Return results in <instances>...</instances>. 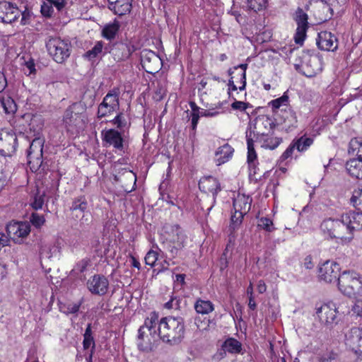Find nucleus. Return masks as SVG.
Wrapping results in <instances>:
<instances>
[{
	"mask_svg": "<svg viewBox=\"0 0 362 362\" xmlns=\"http://www.w3.org/2000/svg\"><path fill=\"white\" fill-rule=\"evenodd\" d=\"M158 258V253L153 250H149L145 256V262L147 265L151 267L155 266V264Z\"/></svg>",
	"mask_w": 362,
	"mask_h": 362,
	"instance_id": "6e6d98bb",
	"label": "nucleus"
},
{
	"mask_svg": "<svg viewBox=\"0 0 362 362\" xmlns=\"http://www.w3.org/2000/svg\"><path fill=\"white\" fill-rule=\"evenodd\" d=\"M173 300V309L180 310L182 308V304L185 305V301L183 299L178 297H172Z\"/></svg>",
	"mask_w": 362,
	"mask_h": 362,
	"instance_id": "774afa93",
	"label": "nucleus"
},
{
	"mask_svg": "<svg viewBox=\"0 0 362 362\" xmlns=\"http://www.w3.org/2000/svg\"><path fill=\"white\" fill-rule=\"evenodd\" d=\"M313 139L301 136L294 143V145L298 151H304L313 144Z\"/></svg>",
	"mask_w": 362,
	"mask_h": 362,
	"instance_id": "8fccbe9b",
	"label": "nucleus"
},
{
	"mask_svg": "<svg viewBox=\"0 0 362 362\" xmlns=\"http://www.w3.org/2000/svg\"><path fill=\"white\" fill-rule=\"evenodd\" d=\"M41 13L45 17H51L53 13V6L50 2L44 3L41 6Z\"/></svg>",
	"mask_w": 362,
	"mask_h": 362,
	"instance_id": "052dcab7",
	"label": "nucleus"
},
{
	"mask_svg": "<svg viewBox=\"0 0 362 362\" xmlns=\"http://www.w3.org/2000/svg\"><path fill=\"white\" fill-rule=\"evenodd\" d=\"M141 64L147 73L156 74L161 68L162 60L154 52L145 49L141 54Z\"/></svg>",
	"mask_w": 362,
	"mask_h": 362,
	"instance_id": "f8f14e48",
	"label": "nucleus"
},
{
	"mask_svg": "<svg viewBox=\"0 0 362 362\" xmlns=\"http://www.w3.org/2000/svg\"><path fill=\"white\" fill-rule=\"evenodd\" d=\"M194 309L197 313L206 315L214 310V306L210 300H204L199 298L194 303Z\"/></svg>",
	"mask_w": 362,
	"mask_h": 362,
	"instance_id": "2f4dec72",
	"label": "nucleus"
},
{
	"mask_svg": "<svg viewBox=\"0 0 362 362\" xmlns=\"http://www.w3.org/2000/svg\"><path fill=\"white\" fill-rule=\"evenodd\" d=\"M337 354L333 351H326L318 354V362H334L337 358Z\"/></svg>",
	"mask_w": 362,
	"mask_h": 362,
	"instance_id": "3c124183",
	"label": "nucleus"
},
{
	"mask_svg": "<svg viewBox=\"0 0 362 362\" xmlns=\"http://www.w3.org/2000/svg\"><path fill=\"white\" fill-rule=\"evenodd\" d=\"M288 96L284 93L280 98L272 100L269 103V105L272 107L273 111L280 109L281 107L284 108L288 106Z\"/></svg>",
	"mask_w": 362,
	"mask_h": 362,
	"instance_id": "79ce46f5",
	"label": "nucleus"
},
{
	"mask_svg": "<svg viewBox=\"0 0 362 362\" xmlns=\"http://www.w3.org/2000/svg\"><path fill=\"white\" fill-rule=\"evenodd\" d=\"M90 263L91 261L89 257L81 259L70 272V276L75 278H81V274L86 271L88 267L90 266Z\"/></svg>",
	"mask_w": 362,
	"mask_h": 362,
	"instance_id": "7c9ffc66",
	"label": "nucleus"
},
{
	"mask_svg": "<svg viewBox=\"0 0 362 362\" xmlns=\"http://www.w3.org/2000/svg\"><path fill=\"white\" fill-rule=\"evenodd\" d=\"M116 111L115 109H112L111 106H109L107 103L104 100L99 105L98 109V117L102 118Z\"/></svg>",
	"mask_w": 362,
	"mask_h": 362,
	"instance_id": "864d4df0",
	"label": "nucleus"
},
{
	"mask_svg": "<svg viewBox=\"0 0 362 362\" xmlns=\"http://www.w3.org/2000/svg\"><path fill=\"white\" fill-rule=\"evenodd\" d=\"M339 264L334 261L327 260L319 268V277L326 283L339 282L340 278Z\"/></svg>",
	"mask_w": 362,
	"mask_h": 362,
	"instance_id": "9d476101",
	"label": "nucleus"
},
{
	"mask_svg": "<svg viewBox=\"0 0 362 362\" xmlns=\"http://www.w3.org/2000/svg\"><path fill=\"white\" fill-rule=\"evenodd\" d=\"M30 232V226L28 222H11L6 226V233L8 238L16 240L18 238H25Z\"/></svg>",
	"mask_w": 362,
	"mask_h": 362,
	"instance_id": "aec40b11",
	"label": "nucleus"
},
{
	"mask_svg": "<svg viewBox=\"0 0 362 362\" xmlns=\"http://www.w3.org/2000/svg\"><path fill=\"white\" fill-rule=\"evenodd\" d=\"M122 133L115 129L103 130L102 132L103 140L106 144L112 146L116 149L122 151L124 147Z\"/></svg>",
	"mask_w": 362,
	"mask_h": 362,
	"instance_id": "4be33fe9",
	"label": "nucleus"
},
{
	"mask_svg": "<svg viewBox=\"0 0 362 362\" xmlns=\"http://www.w3.org/2000/svg\"><path fill=\"white\" fill-rule=\"evenodd\" d=\"M352 315L362 320V300H358L351 309Z\"/></svg>",
	"mask_w": 362,
	"mask_h": 362,
	"instance_id": "680f3d73",
	"label": "nucleus"
},
{
	"mask_svg": "<svg viewBox=\"0 0 362 362\" xmlns=\"http://www.w3.org/2000/svg\"><path fill=\"white\" fill-rule=\"evenodd\" d=\"M316 43L318 48L323 51L334 52L338 48L337 37L328 31H321L319 33Z\"/></svg>",
	"mask_w": 362,
	"mask_h": 362,
	"instance_id": "a211bd4d",
	"label": "nucleus"
},
{
	"mask_svg": "<svg viewBox=\"0 0 362 362\" xmlns=\"http://www.w3.org/2000/svg\"><path fill=\"white\" fill-rule=\"evenodd\" d=\"M8 171L2 165H0V186H2L6 182L8 178Z\"/></svg>",
	"mask_w": 362,
	"mask_h": 362,
	"instance_id": "338daca9",
	"label": "nucleus"
},
{
	"mask_svg": "<svg viewBox=\"0 0 362 362\" xmlns=\"http://www.w3.org/2000/svg\"><path fill=\"white\" fill-rule=\"evenodd\" d=\"M79 117L78 114L73 112L71 108L66 109L64 112V121L66 125L69 126H76L78 123L76 122L77 118Z\"/></svg>",
	"mask_w": 362,
	"mask_h": 362,
	"instance_id": "de8ad7c7",
	"label": "nucleus"
},
{
	"mask_svg": "<svg viewBox=\"0 0 362 362\" xmlns=\"http://www.w3.org/2000/svg\"><path fill=\"white\" fill-rule=\"evenodd\" d=\"M222 347L224 351L229 353L238 354L241 351L242 344L234 338H228L224 341Z\"/></svg>",
	"mask_w": 362,
	"mask_h": 362,
	"instance_id": "473e14b6",
	"label": "nucleus"
},
{
	"mask_svg": "<svg viewBox=\"0 0 362 362\" xmlns=\"http://www.w3.org/2000/svg\"><path fill=\"white\" fill-rule=\"evenodd\" d=\"M248 105H249V104L246 103L245 102L235 100V102H233L231 104V107L233 110H238L240 111H243L247 108Z\"/></svg>",
	"mask_w": 362,
	"mask_h": 362,
	"instance_id": "e2e57ef3",
	"label": "nucleus"
},
{
	"mask_svg": "<svg viewBox=\"0 0 362 362\" xmlns=\"http://www.w3.org/2000/svg\"><path fill=\"white\" fill-rule=\"evenodd\" d=\"M248 67L247 64H240L238 66H234L233 69L235 71H238V69H240L241 71H238V76L240 77V86H239L240 90H243L246 86V70Z\"/></svg>",
	"mask_w": 362,
	"mask_h": 362,
	"instance_id": "4c0bfd02",
	"label": "nucleus"
},
{
	"mask_svg": "<svg viewBox=\"0 0 362 362\" xmlns=\"http://www.w3.org/2000/svg\"><path fill=\"white\" fill-rule=\"evenodd\" d=\"M0 102L5 113L13 114L17 110V105L15 101L10 97L2 98Z\"/></svg>",
	"mask_w": 362,
	"mask_h": 362,
	"instance_id": "e433bc0d",
	"label": "nucleus"
},
{
	"mask_svg": "<svg viewBox=\"0 0 362 362\" xmlns=\"http://www.w3.org/2000/svg\"><path fill=\"white\" fill-rule=\"evenodd\" d=\"M348 228L341 216L339 219H325L320 225L321 230L328 238L340 239L345 242H350L352 240Z\"/></svg>",
	"mask_w": 362,
	"mask_h": 362,
	"instance_id": "7ed1b4c3",
	"label": "nucleus"
},
{
	"mask_svg": "<svg viewBox=\"0 0 362 362\" xmlns=\"http://www.w3.org/2000/svg\"><path fill=\"white\" fill-rule=\"evenodd\" d=\"M273 133L264 136V138L257 137L256 141L261 144L262 147L274 150L281 143L282 139L277 136H272Z\"/></svg>",
	"mask_w": 362,
	"mask_h": 362,
	"instance_id": "c85d7f7f",
	"label": "nucleus"
},
{
	"mask_svg": "<svg viewBox=\"0 0 362 362\" xmlns=\"http://www.w3.org/2000/svg\"><path fill=\"white\" fill-rule=\"evenodd\" d=\"M45 192L40 193V192L37 190V193L34 194L33 197V201L30 203L31 206L35 210L42 209L45 202Z\"/></svg>",
	"mask_w": 362,
	"mask_h": 362,
	"instance_id": "49530a36",
	"label": "nucleus"
},
{
	"mask_svg": "<svg viewBox=\"0 0 362 362\" xmlns=\"http://www.w3.org/2000/svg\"><path fill=\"white\" fill-rule=\"evenodd\" d=\"M18 139L13 132L0 130V153L3 156L11 157L16 151Z\"/></svg>",
	"mask_w": 362,
	"mask_h": 362,
	"instance_id": "9b49d317",
	"label": "nucleus"
},
{
	"mask_svg": "<svg viewBox=\"0 0 362 362\" xmlns=\"http://www.w3.org/2000/svg\"><path fill=\"white\" fill-rule=\"evenodd\" d=\"M112 109L117 110L119 107V96L117 93L110 92L103 98V100Z\"/></svg>",
	"mask_w": 362,
	"mask_h": 362,
	"instance_id": "c03bdc74",
	"label": "nucleus"
},
{
	"mask_svg": "<svg viewBox=\"0 0 362 362\" xmlns=\"http://www.w3.org/2000/svg\"><path fill=\"white\" fill-rule=\"evenodd\" d=\"M81 303H67L60 305V310L66 315L76 314L78 312Z\"/></svg>",
	"mask_w": 362,
	"mask_h": 362,
	"instance_id": "09e8293b",
	"label": "nucleus"
},
{
	"mask_svg": "<svg viewBox=\"0 0 362 362\" xmlns=\"http://www.w3.org/2000/svg\"><path fill=\"white\" fill-rule=\"evenodd\" d=\"M165 232L173 245H169V250L173 257H175L177 252L185 247V243L187 238L183 230L177 224L166 225L164 226Z\"/></svg>",
	"mask_w": 362,
	"mask_h": 362,
	"instance_id": "0eeeda50",
	"label": "nucleus"
},
{
	"mask_svg": "<svg viewBox=\"0 0 362 362\" xmlns=\"http://www.w3.org/2000/svg\"><path fill=\"white\" fill-rule=\"evenodd\" d=\"M103 47V43L102 41H98L96 42L95 46L90 50L87 51L84 54V57L87 58L88 60H92L96 58L99 54L102 52Z\"/></svg>",
	"mask_w": 362,
	"mask_h": 362,
	"instance_id": "37998d69",
	"label": "nucleus"
},
{
	"mask_svg": "<svg viewBox=\"0 0 362 362\" xmlns=\"http://www.w3.org/2000/svg\"><path fill=\"white\" fill-rule=\"evenodd\" d=\"M83 346L84 349H88L90 347L92 348L91 349H95V344L93 337L91 324L88 325L83 334Z\"/></svg>",
	"mask_w": 362,
	"mask_h": 362,
	"instance_id": "f704fd0d",
	"label": "nucleus"
},
{
	"mask_svg": "<svg viewBox=\"0 0 362 362\" xmlns=\"http://www.w3.org/2000/svg\"><path fill=\"white\" fill-rule=\"evenodd\" d=\"M119 22L115 21L112 24H108L104 27L102 31L103 37L111 40L114 39L119 29Z\"/></svg>",
	"mask_w": 362,
	"mask_h": 362,
	"instance_id": "72a5a7b5",
	"label": "nucleus"
},
{
	"mask_svg": "<svg viewBox=\"0 0 362 362\" xmlns=\"http://www.w3.org/2000/svg\"><path fill=\"white\" fill-rule=\"evenodd\" d=\"M279 122L283 130L292 131L297 127V117L294 110L289 106L280 109Z\"/></svg>",
	"mask_w": 362,
	"mask_h": 362,
	"instance_id": "f3484780",
	"label": "nucleus"
},
{
	"mask_svg": "<svg viewBox=\"0 0 362 362\" xmlns=\"http://www.w3.org/2000/svg\"><path fill=\"white\" fill-rule=\"evenodd\" d=\"M251 202L252 199L250 197L239 194L233 199V209L235 211L247 214L250 210Z\"/></svg>",
	"mask_w": 362,
	"mask_h": 362,
	"instance_id": "bb28decb",
	"label": "nucleus"
},
{
	"mask_svg": "<svg viewBox=\"0 0 362 362\" xmlns=\"http://www.w3.org/2000/svg\"><path fill=\"white\" fill-rule=\"evenodd\" d=\"M132 0H117L110 4V9L118 16H123L129 13L132 9Z\"/></svg>",
	"mask_w": 362,
	"mask_h": 362,
	"instance_id": "cd10ccee",
	"label": "nucleus"
},
{
	"mask_svg": "<svg viewBox=\"0 0 362 362\" xmlns=\"http://www.w3.org/2000/svg\"><path fill=\"white\" fill-rule=\"evenodd\" d=\"M351 203L357 210L362 211V189L354 190Z\"/></svg>",
	"mask_w": 362,
	"mask_h": 362,
	"instance_id": "603ef678",
	"label": "nucleus"
},
{
	"mask_svg": "<svg viewBox=\"0 0 362 362\" xmlns=\"http://www.w3.org/2000/svg\"><path fill=\"white\" fill-rule=\"evenodd\" d=\"M25 65L28 70V75L35 74V64L34 59L30 58L28 61L25 62Z\"/></svg>",
	"mask_w": 362,
	"mask_h": 362,
	"instance_id": "0e129e2a",
	"label": "nucleus"
},
{
	"mask_svg": "<svg viewBox=\"0 0 362 362\" xmlns=\"http://www.w3.org/2000/svg\"><path fill=\"white\" fill-rule=\"evenodd\" d=\"M21 11L14 4L8 1H0V21L11 23L20 16Z\"/></svg>",
	"mask_w": 362,
	"mask_h": 362,
	"instance_id": "6ab92c4d",
	"label": "nucleus"
},
{
	"mask_svg": "<svg viewBox=\"0 0 362 362\" xmlns=\"http://www.w3.org/2000/svg\"><path fill=\"white\" fill-rule=\"evenodd\" d=\"M362 141L357 138L352 139L349 142V153H354L357 151L356 155H361L362 152Z\"/></svg>",
	"mask_w": 362,
	"mask_h": 362,
	"instance_id": "5fc2aeb1",
	"label": "nucleus"
},
{
	"mask_svg": "<svg viewBox=\"0 0 362 362\" xmlns=\"http://www.w3.org/2000/svg\"><path fill=\"white\" fill-rule=\"evenodd\" d=\"M267 0H247V6L248 9L255 12L261 11L266 8Z\"/></svg>",
	"mask_w": 362,
	"mask_h": 362,
	"instance_id": "a18cd8bd",
	"label": "nucleus"
},
{
	"mask_svg": "<svg viewBox=\"0 0 362 362\" xmlns=\"http://www.w3.org/2000/svg\"><path fill=\"white\" fill-rule=\"evenodd\" d=\"M185 321L181 317L168 316L160 320L158 336L165 343L171 346L181 343L185 337Z\"/></svg>",
	"mask_w": 362,
	"mask_h": 362,
	"instance_id": "f257e3e1",
	"label": "nucleus"
},
{
	"mask_svg": "<svg viewBox=\"0 0 362 362\" xmlns=\"http://www.w3.org/2000/svg\"><path fill=\"white\" fill-rule=\"evenodd\" d=\"M45 46L49 55L58 64L64 63L71 55V44L69 40L49 35L45 40Z\"/></svg>",
	"mask_w": 362,
	"mask_h": 362,
	"instance_id": "f03ea898",
	"label": "nucleus"
},
{
	"mask_svg": "<svg viewBox=\"0 0 362 362\" xmlns=\"http://www.w3.org/2000/svg\"><path fill=\"white\" fill-rule=\"evenodd\" d=\"M114 180L116 182L121 183L125 192H130L136 184V176L132 171L122 169V173L119 172L114 176Z\"/></svg>",
	"mask_w": 362,
	"mask_h": 362,
	"instance_id": "412c9836",
	"label": "nucleus"
},
{
	"mask_svg": "<svg viewBox=\"0 0 362 362\" xmlns=\"http://www.w3.org/2000/svg\"><path fill=\"white\" fill-rule=\"evenodd\" d=\"M199 188L204 193L212 194V204L207 211H210L216 203V196L221 190V185L218 180L212 176H205L200 179L199 182Z\"/></svg>",
	"mask_w": 362,
	"mask_h": 362,
	"instance_id": "4468645a",
	"label": "nucleus"
},
{
	"mask_svg": "<svg viewBox=\"0 0 362 362\" xmlns=\"http://www.w3.org/2000/svg\"><path fill=\"white\" fill-rule=\"evenodd\" d=\"M338 288L345 296L356 298L362 296V280L354 272H344L339 278Z\"/></svg>",
	"mask_w": 362,
	"mask_h": 362,
	"instance_id": "20e7f679",
	"label": "nucleus"
},
{
	"mask_svg": "<svg viewBox=\"0 0 362 362\" xmlns=\"http://www.w3.org/2000/svg\"><path fill=\"white\" fill-rule=\"evenodd\" d=\"M45 139L35 137L31 142L27 153L28 163L33 172L37 171L42 165V155Z\"/></svg>",
	"mask_w": 362,
	"mask_h": 362,
	"instance_id": "423d86ee",
	"label": "nucleus"
},
{
	"mask_svg": "<svg viewBox=\"0 0 362 362\" xmlns=\"http://www.w3.org/2000/svg\"><path fill=\"white\" fill-rule=\"evenodd\" d=\"M337 313L338 311L335 304L329 303L324 304L317 308L316 314L322 324L333 326L334 325H337L339 321Z\"/></svg>",
	"mask_w": 362,
	"mask_h": 362,
	"instance_id": "ddd939ff",
	"label": "nucleus"
},
{
	"mask_svg": "<svg viewBox=\"0 0 362 362\" xmlns=\"http://www.w3.org/2000/svg\"><path fill=\"white\" fill-rule=\"evenodd\" d=\"M316 15L318 16V18L321 22H326L333 16V9L328 4L320 1L317 6Z\"/></svg>",
	"mask_w": 362,
	"mask_h": 362,
	"instance_id": "c756f323",
	"label": "nucleus"
},
{
	"mask_svg": "<svg viewBox=\"0 0 362 362\" xmlns=\"http://www.w3.org/2000/svg\"><path fill=\"white\" fill-rule=\"evenodd\" d=\"M234 149L228 144H225L217 148L215 153V160L218 165L228 162L233 156Z\"/></svg>",
	"mask_w": 362,
	"mask_h": 362,
	"instance_id": "a878e982",
	"label": "nucleus"
},
{
	"mask_svg": "<svg viewBox=\"0 0 362 362\" xmlns=\"http://www.w3.org/2000/svg\"><path fill=\"white\" fill-rule=\"evenodd\" d=\"M258 226L268 232H271L274 229L272 221L265 217L259 219Z\"/></svg>",
	"mask_w": 362,
	"mask_h": 362,
	"instance_id": "13d9d810",
	"label": "nucleus"
},
{
	"mask_svg": "<svg viewBox=\"0 0 362 362\" xmlns=\"http://www.w3.org/2000/svg\"><path fill=\"white\" fill-rule=\"evenodd\" d=\"M276 127L273 119L267 115H259L250 124V133L253 134L254 137L264 138V135L274 133Z\"/></svg>",
	"mask_w": 362,
	"mask_h": 362,
	"instance_id": "6e6552de",
	"label": "nucleus"
},
{
	"mask_svg": "<svg viewBox=\"0 0 362 362\" xmlns=\"http://www.w3.org/2000/svg\"><path fill=\"white\" fill-rule=\"evenodd\" d=\"M88 208V202L84 196H80L74 199L70 209L71 211L79 210L81 212H84Z\"/></svg>",
	"mask_w": 362,
	"mask_h": 362,
	"instance_id": "a19ab883",
	"label": "nucleus"
},
{
	"mask_svg": "<svg viewBox=\"0 0 362 362\" xmlns=\"http://www.w3.org/2000/svg\"><path fill=\"white\" fill-rule=\"evenodd\" d=\"M109 281L107 279L100 274H95L87 281V288L89 291L95 295L103 296L107 291Z\"/></svg>",
	"mask_w": 362,
	"mask_h": 362,
	"instance_id": "dca6fc26",
	"label": "nucleus"
},
{
	"mask_svg": "<svg viewBox=\"0 0 362 362\" xmlns=\"http://www.w3.org/2000/svg\"><path fill=\"white\" fill-rule=\"evenodd\" d=\"M23 117L30 119V122L29 124L30 129L33 130L34 132H37V134H39V131L43 126L41 119L39 117L33 115L31 114H25L24 115Z\"/></svg>",
	"mask_w": 362,
	"mask_h": 362,
	"instance_id": "ea45409f",
	"label": "nucleus"
},
{
	"mask_svg": "<svg viewBox=\"0 0 362 362\" xmlns=\"http://www.w3.org/2000/svg\"><path fill=\"white\" fill-rule=\"evenodd\" d=\"M115 124L122 132H124L126 129H128L130 124L127 122V120L124 115L122 112L117 114V115L111 121Z\"/></svg>",
	"mask_w": 362,
	"mask_h": 362,
	"instance_id": "58836bf2",
	"label": "nucleus"
},
{
	"mask_svg": "<svg viewBox=\"0 0 362 362\" xmlns=\"http://www.w3.org/2000/svg\"><path fill=\"white\" fill-rule=\"evenodd\" d=\"M341 218L344 219V222L349 228V232L353 237L354 230H362V211H349L341 215Z\"/></svg>",
	"mask_w": 362,
	"mask_h": 362,
	"instance_id": "5701e85b",
	"label": "nucleus"
},
{
	"mask_svg": "<svg viewBox=\"0 0 362 362\" xmlns=\"http://www.w3.org/2000/svg\"><path fill=\"white\" fill-rule=\"evenodd\" d=\"M247 145V162L251 165L257 158V153L254 148V140L251 133H246Z\"/></svg>",
	"mask_w": 362,
	"mask_h": 362,
	"instance_id": "c9c22d12",
	"label": "nucleus"
},
{
	"mask_svg": "<svg viewBox=\"0 0 362 362\" xmlns=\"http://www.w3.org/2000/svg\"><path fill=\"white\" fill-rule=\"evenodd\" d=\"M296 148V146L293 144H291L286 150L283 153V154L281 156V159L282 160H285L289 157H291L293 153L294 149Z\"/></svg>",
	"mask_w": 362,
	"mask_h": 362,
	"instance_id": "69168bd1",
	"label": "nucleus"
},
{
	"mask_svg": "<svg viewBox=\"0 0 362 362\" xmlns=\"http://www.w3.org/2000/svg\"><path fill=\"white\" fill-rule=\"evenodd\" d=\"M30 221L35 227L40 228L44 224L45 220L43 216L39 215L36 213H33L30 216Z\"/></svg>",
	"mask_w": 362,
	"mask_h": 362,
	"instance_id": "bf43d9fd",
	"label": "nucleus"
},
{
	"mask_svg": "<svg viewBox=\"0 0 362 362\" xmlns=\"http://www.w3.org/2000/svg\"><path fill=\"white\" fill-rule=\"evenodd\" d=\"M159 321L158 315L156 312H151L149 316L145 320L144 325L140 327L138 334L139 342L137 344L139 350L148 352L152 349V342L151 340L148 339V340L146 341L144 339L146 334L145 329H147L150 332V334L154 337L158 334V329H156V327L157 325H158Z\"/></svg>",
	"mask_w": 362,
	"mask_h": 362,
	"instance_id": "39448f33",
	"label": "nucleus"
},
{
	"mask_svg": "<svg viewBox=\"0 0 362 362\" xmlns=\"http://www.w3.org/2000/svg\"><path fill=\"white\" fill-rule=\"evenodd\" d=\"M136 50V47L131 42H121L113 49V54L118 61L125 60L130 57Z\"/></svg>",
	"mask_w": 362,
	"mask_h": 362,
	"instance_id": "b1692460",
	"label": "nucleus"
},
{
	"mask_svg": "<svg viewBox=\"0 0 362 362\" xmlns=\"http://www.w3.org/2000/svg\"><path fill=\"white\" fill-rule=\"evenodd\" d=\"M346 170L351 176L362 180V156L358 155L357 158L348 160L346 163Z\"/></svg>",
	"mask_w": 362,
	"mask_h": 362,
	"instance_id": "393cba45",
	"label": "nucleus"
},
{
	"mask_svg": "<svg viewBox=\"0 0 362 362\" xmlns=\"http://www.w3.org/2000/svg\"><path fill=\"white\" fill-rule=\"evenodd\" d=\"M293 18L297 24V29L295 34V42L297 44H303L306 37L307 30L308 28V16L298 7L293 15Z\"/></svg>",
	"mask_w": 362,
	"mask_h": 362,
	"instance_id": "1a4fd4ad",
	"label": "nucleus"
},
{
	"mask_svg": "<svg viewBox=\"0 0 362 362\" xmlns=\"http://www.w3.org/2000/svg\"><path fill=\"white\" fill-rule=\"evenodd\" d=\"M245 214L241 213L240 211H235L234 214L231 216V225L230 226L235 230L238 228L242 223V220Z\"/></svg>",
	"mask_w": 362,
	"mask_h": 362,
	"instance_id": "4d7b16f0",
	"label": "nucleus"
},
{
	"mask_svg": "<svg viewBox=\"0 0 362 362\" xmlns=\"http://www.w3.org/2000/svg\"><path fill=\"white\" fill-rule=\"evenodd\" d=\"M346 346L355 353L362 354V328L353 327L345 334Z\"/></svg>",
	"mask_w": 362,
	"mask_h": 362,
	"instance_id": "2eb2a0df",
	"label": "nucleus"
}]
</instances>
